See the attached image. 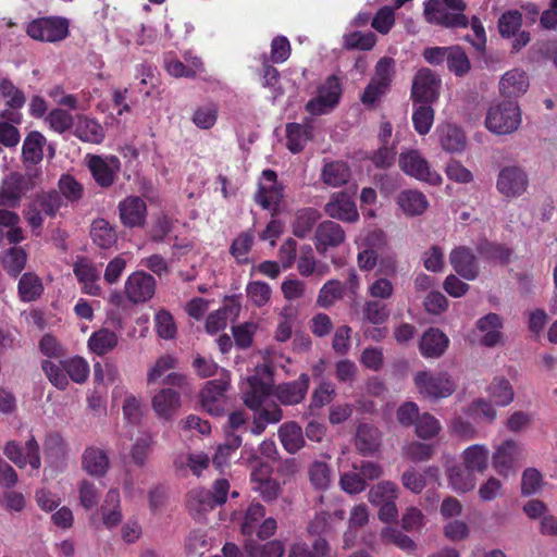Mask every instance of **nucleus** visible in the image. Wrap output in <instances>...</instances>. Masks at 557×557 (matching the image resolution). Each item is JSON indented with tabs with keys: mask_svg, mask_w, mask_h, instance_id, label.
<instances>
[{
	"mask_svg": "<svg viewBox=\"0 0 557 557\" xmlns=\"http://www.w3.org/2000/svg\"><path fill=\"white\" fill-rule=\"evenodd\" d=\"M463 0H429L424 3L423 15L428 23L445 28H466L469 18L463 14Z\"/></svg>",
	"mask_w": 557,
	"mask_h": 557,
	"instance_id": "f257e3e1",
	"label": "nucleus"
},
{
	"mask_svg": "<svg viewBox=\"0 0 557 557\" xmlns=\"http://www.w3.org/2000/svg\"><path fill=\"white\" fill-rule=\"evenodd\" d=\"M521 122V109L515 100H502L492 104L485 117L486 128L497 135L515 133Z\"/></svg>",
	"mask_w": 557,
	"mask_h": 557,
	"instance_id": "f03ea898",
	"label": "nucleus"
},
{
	"mask_svg": "<svg viewBox=\"0 0 557 557\" xmlns=\"http://www.w3.org/2000/svg\"><path fill=\"white\" fill-rule=\"evenodd\" d=\"M230 483L225 479L214 482L212 490L194 488L188 493L187 507L189 512L200 518L206 512L221 506L226 502Z\"/></svg>",
	"mask_w": 557,
	"mask_h": 557,
	"instance_id": "7ed1b4c3",
	"label": "nucleus"
},
{
	"mask_svg": "<svg viewBox=\"0 0 557 557\" xmlns=\"http://www.w3.org/2000/svg\"><path fill=\"white\" fill-rule=\"evenodd\" d=\"M413 383L421 396L433 400L447 398L457 388L447 372L419 371L413 375Z\"/></svg>",
	"mask_w": 557,
	"mask_h": 557,
	"instance_id": "20e7f679",
	"label": "nucleus"
},
{
	"mask_svg": "<svg viewBox=\"0 0 557 557\" xmlns=\"http://www.w3.org/2000/svg\"><path fill=\"white\" fill-rule=\"evenodd\" d=\"M231 384V375L221 370L218 379L208 381L200 392L202 408L212 416H221L225 409L226 392Z\"/></svg>",
	"mask_w": 557,
	"mask_h": 557,
	"instance_id": "39448f33",
	"label": "nucleus"
},
{
	"mask_svg": "<svg viewBox=\"0 0 557 557\" xmlns=\"http://www.w3.org/2000/svg\"><path fill=\"white\" fill-rule=\"evenodd\" d=\"M342 95V86L334 75L329 76L319 87L315 98L309 100L306 110L313 115H322L332 111L338 103Z\"/></svg>",
	"mask_w": 557,
	"mask_h": 557,
	"instance_id": "423d86ee",
	"label": "nucleus"
},
{
	"mask_svg": "<svg viewBox=\"0 0 557 557\" xmlns=\"http://www.w3.org/2000/svg\"><path fill=\"white\" fill-rule=\"evenodd\" d=\"M442 81L428 67L420 69L412 81L411 98L414 102L432 103L440 96Z\"/></svg>",
	"mask_w": 557,
	"mask_h": 557,
	"instance_id": "0eeeda50",
	"label": "nucleus"
},
{
	"mask_svg": "<svg viewBox=\"0 0 557 557\" xmlns=\"http://www.w3.org/2000/svg\"><path fill=\"white\" fill-rule=\"evenodd\" d=\"M399 166L407 174L431 185H440L442 176L430 169L428 161L417 150L400 153Z\"/></svg>",
	"mask_w": 557,
	"mask_h": 557,
	"instance_id": "6e6552de",
	"label": "nucleus"
},
{
	"mask_svg": "<svg viewBox=\"0 0 557 557\" xmlns=\"http://www.w3.org/2000/svg\"><path fill=\"white\" fill-rule=\"evenodd\" d=\"M69 25L65 18L41 17L32 21L27 26V34L35 40L58 41L67 35Z\"/></svg>",
	"mask_w": 557,
	"mask_h": 557,
	"instance_id": "1a4fd4ad",
	"label": "nucleus"
},
{
	"mask_svg": "<svg viewBox=\"0 0 557 557\" xmlns=\"http://www.w3.org/2000/svg\"><path fill=\"white\" fill-rule=\"evenodd\" d=\"M529 180L527 173L519 166L510 165L503 168L497 176L496 188L507 198H517L528 188Z\"/></svg>",
	"mask_w": 557,
	"mask_h": 557,
	"instance_id": "9d476101",
	"label": "nucleus"
},
{
	"mask_svg": "<svg viewBox=\"0 0 557 557\" xmlns=\"http://www.w3.org/2000/svg\"><path fill=\"white\" fill-rule=\"evenodd\" d=\"M4 454L18 468L29 466L32 471L38 472L41 466L39 446L34 437L26 442L24 448L14 441L9 442L5 445Z\"/></svg>",
	"mask_w": 557,
	"mask_h": 557,
	"instance_id": "9b49d317",
	"label": "nucleus"
},
{
	"mask_svg": "<svg viewBox=\"0 0 557 557\" xmlns=\"http://www.w3.org/2000/svg\"><path fill=\"white\" fill-rule=\"evenodd\" d=\"M73 272L84 294L99 296L101 287L99 284L100 272L97 265L85 257H77L73 264Z\"/></svg>",
	"mask_w": 557,
	"mask_h": 557,
	"instance_id": "f8f14e48",
	"label": "nucleus"
},
{
	"mask_svg": "<svg viewBox=\"0 0 557 557\" xmlns=\"http://www.w3.org/2000/svg\"><path fill=\"white\" fill-rule=\"evenodd\" d=\"M156 292V280L152 275L137 271L132 273L125 282V294L134 304L149 300Z\"/></svg>",
	"mask_w": 557,
	"mask_h": 557,
	"instance_id": "ddd939ff",
	"label": "nucleus"
},
{
	"mask_svg": "<svg viewBox=\"0 0 557 557\" xmlns=\"http://www.w3.org/2000/svg\"><path fill=\"white\" fill-rule=\"evenodd\" d=\"M85 163L101 187H109L114 183L115 174L120 169V161L116 157L101 158L87 154Z\"/></svg>",
	"mask_w": 557,
	"mask_h": 557,
	"instance_id": "4468645a",
	"label": "nucleus"
},
{
	"mask_svg": "<svg viewBox=\"0 0 557 557\" xmlns=\"http://www.w3.org/2000/svg\"><path fill=\"white\" fill-rule=\"evenodd\" d=\"M449 262L455 272L462 278L473 281L480 272L478 258L471 248L458 246L449 253Z\"/></svg>",
	"mask_w": 557,
	"mask_h": 557,
	"instance_id": "2eb2a0df",
	"label": "nucleus"
},
{
	"mask_svg": "<svg viewBox=\"0 0 557 557\" xmlns=\"http://www.w3.org/2000/svg\"><path fill=\"white\" fill-rule=\"evenodd\" d=\"M119 216L125 227H141L147 219L146 202L138 196H128L117 206Z\"/></svg>",
	"mask_w": 557,
	"mask_h": 557,
	"instance_id": "dca6fc26",
	"label": "nucleus"
},
{
	"mask_svg": "<svg viewBox=\"0 0 557 557\" xmlns=\"http://www.w3.org/2000/svg\"><path fill=\"white\" fill-rule=\"evenodd\" d=\"M530 83L527 73L520 69L507 71L499 79L498 90L506 100H515L523 96Z\"/></svg>",
	"mask_w": 557,
	"mask_h": 557,
	"instance_id": "f3484780",
	"label": "nucleus"
},
{
	"mask_svg": "<svg viewBox=\"0 0 557 557\" xmlns=\"http://www.w3.org/2000/svg\"><path fill=\"white\" fill-rule=\"evenodd\" d=\"M27 190V183L21 174L10 173L0 184V207L15 208Z\"/></svg>",
	"mask_w": 557,
	"mask_h": 557,
	"instance_id": "a211bd4d",
	"label": "nucleus"
},
{
	"mask_svg": "<svg viewBox=\"0 0 557 557\" xmlns=\"http://www.w3.org/2000/svg\"><path fill=\"white\" fill-rule=\"evenodd\" d=\"M181 406V393L171 387L159 389L151 399L154 413L164 420H171Z\"/></svg>",
	"mask_w": 557,
	"mask_h": 557,
	"instance_id": "6ab92c4d",
	"label": "nucleus"
},
{
	"mask_svg": "<svg viewBox=\"0 0 557 557\" xmlns=\"http://www.w3.org/2000/svg\"><path fill=\"white\" fill-rule=\"evenodd\" d=\"M308 388L309 376L308 374L302 373L296 381L278 384L275 387L274 395L281 404L292 406L297 405L305 399Z\"/></svg>",
	"mask_w": 557,
	"mask_h": 557,
	"instance_id": "aec40b11",
	"label": "nucleus"
},
{
	"mask_svg": "<svg viewBox=\"0 0 557 557\" xmlns=\"http://www.w3.org/2000/svg\"><path fill=\"white\" fill-rule=\"evenodd\" d=\"M315 249L319 252H325L329 248L339 246L345 240V231L333 221L320 223L315 230Z\"/></svg>",
	"mask_w": 557,
	"mask_h": 557,
	"instance_id": "412c9836",
	"label": "nucleus"
},
{
	"mask_svg": "<svg viewBox=\"0 0 557 557\" xmlns=\"http://www.w3.org/2000/svg\"><path fill=\"white\" fill-rule=\"evenodd\" d=\"M326 214L345 222H356L359 218L355 202L346 193H336L324 208Z\"/></svg>",
	"mask_w": 557,
	"mask_h": 557,
	"instance_id": "4be33fe9",
	"label": "nucleus"
},
{
	"mask_svg": "<svg viewBox=\"0 0 557 557\" xmlns=\"http://www.w3.org/2000/svg\"><path fill=\"white\" fill-rule=\"evenodd\" d=\"M519 455V445L512 440L505 441L496 447L493 454V466L500 475L508 476Z\"/></svg>",
	"mask_w": 557,
	"mask_h": 557,
	"instance_id": "5701e85b",
	"label": "nucleus"
},
{
	"mask_svg": "<svg viewBox=\"0 0 557 557\" xmlns=\"http://www.w3.org/2000/svg\"><path fill=\"white\" fill-rule=\"evenodd\" d=\"M449 338L438 329L431 327L420 339V352L425 358H440L447 349Z\"/></svg>",
	"mask_w": 557,
	"mask_h": 557,
	"instance_id": "b1692460",
	"label": "nucleus"
},
{
	"mask_svg": "<svg viewBox=\"0 0 557 557\" xmlns=\"http://www.w3.org/2000/svg\"><path fill=\"white\" fill-rule=\"evenodd\" d=\"M82 467L88 474L102 478L110 468V459L106 450L90 446L82 456Z\"/></svg>",
	"mask_w": 557,
	"mask_h": 557,
	"instance_id": "393cba45",
	"label": "nucleus"
},
{
	"mask_svg": "<svg viewBox=\"0 0 557 557\" xmlns=\"http://www.w3.org/2000/svg\"><path fill=\"white\" fill-rule=\"evenodd\" d=\"M263 178L265 184L259 185V190L255 196V200L263 208L270 209L272 206H276L282 198V190L276 183V173L272 170H264Z\"/></svg>",
	"mask_w": 557,
	"mask_h": 557,
	"instance_id": "a878e982",
	"label": "nucleus"
},
{
	"mask_svg": "<svg viewBox=\"0 0 557 557\" xmlns=\"http://www.w3.org/2000/svg\"><path fill=\"white\" fill-rule=\"evenodd\" d=\"M396 202L408 216L421 215L429 207V200L425 195L417 189L401 190L397 195Z\"/></svg>",
	"mask_w": 557,
	"mask_h": 557,
	"instance_id": "bb28decb",
	"label": "nucleus"
},
{
	"mask_svg": "<svg viewBox=\"0 0 557 557\" xmlns=\"http://www.w3.org/2000/svg\"><path fill=\"white\" fill-rule=\"evenodd\" d=\"M476 327L483 333L481 344L486 347L496 346L502 339V318L494 312L487 313L476 322Z\"/></svg>",
	"mask_w": 557,
	"mask_h": 557,
	"instance_id": "cd10ccee",
	"label": "nucleus"
},
{
	"mask_svg": "<svg viewBox=\"0 0 557 557\" xmlns=\"http://www.w3.org/2000/svg\"><path fill=\"white\" fill-rule=\"evenodd\" d=\"M282 446L289 454H296L306 444L301 426L294 422L283 423L277 431Z\"/></svg>",
	"mask_w": 557,
	"mask_h": 557,
	"instance_id": "c85d7f7f",
	"label": "nucleus"
},
{
	"mask_svg": "<svg viewBox=\"0 0 557 557\" xmlns=\"http://www.w3.org/2000/svg\"><path fill=\"white\" fill-rule=\"evenodd\" d=\"M441 146L448 152H460L466 148L463 132L453 124H444L437 128Z\"/></svg>",
	"mask_w": 557,
	"mask_h": 557,
	"instance_id": "c756f323",
	"label": "nucleus"
},
{
	"mask_svg": "<svg viewBox=\"0 0 557 557\" xmlns=\"http://www.w3.org/2000/svg\"><path fill=\"white\" fill-rule=\"evenodd\" d=\"M75 135L83 141L100 144L104 138L103 127L94 119L77 116Z\"/></svg>",
	"mask_w": 557,
	"mask_h": 557,
	"instance_id": "7c9ffc66",
	"label": "nucleus"
},
{
	"mask_svg": "<svg viewBox=\"0 0 557 557\" xmlns=\"http://www.w3.org/2000/svg\"><path fill=\"white\" fill-rule=\"evenodd\" d=\"M381 435L376 428L370 424L359 425L356 434V447L363 455L373 454L380 446Z\"/></svg>",
	"mask_w": 557,
	"mask_h": 557,
	"instance_id": "2f4dec72",
	"label": "nucleus"
},
{
	"mask_svg": "<svg viewBox=\"0 0 557 557\" xmlns=\"http://www.w3.org/2000/svg\"><path fill=\"white\" fill-rule=\"evenodd\" d=\"M240 311V305L238 302H231L225 305L223 308L211 312L206 321V330L210 334H215L219 331L226 327L227 320L230 317H237Z\"/></svg>",
	"mask_w": 557,
	"mask_h": 557,
	"instance_id": "473e14b6",
	"label": "nucleus"
},
{
	"mask_svg": "<svg viewBox=\"0 0 557 557\" xmlns=\"http://www.w3.org/2000/svg\"><path fill=\"white\" fill-rule=\"evenodd\" d=\"M120 503L119 491L115 488L109 490L101 506L102 521L108 528L117 525L122 520Z\"/></svg>",
	"mask_w": 557,
	"mask_h": 557,
	"instance_id": "72a5a7b5",
	"label": "nucleus"
},
{
	"mask_svg": "<svg viewBox=\"0 0 557 557\" xmlns=\"http://www.w3.org/2000/svg\"><path fill=\"white\" fill-rule=\"evenodd\" d=\"M490 451L486 446L474 444L462 453L463 465L473 472H483L487 468Z\"/></svg>",
	"mask_w": 557,
	"mask_h": 557,
	"instance_id": "f704fd0d",
	"label": "nucleus"
},
{
	"mask_svg": "<svg viewBox=\"0 0 557 557\" xmlns=\"http://www.w3.org/2000/svg\"><path fill=\"white\" fill-rule=\"evenodd\" d=\"M311 131L310 125L288 123L286 125L287 148L294 153L300 152L311 138Z\"/></svg>",
	"mask_w": 557,
	"mask_h": 557,
	"instance_id": "c9c22d12",
	"label": "nucleus"
},
{
	"mask_svg": "<svg viewBox=\"0 0 557 557\" xmlns=\"http://www.w3.org/2000/svg\"><path fill=\"white\" fill-rule=\"evenodd\" d=\"M90 235L94 243L101 248H110L116 242L114 227L104 219L92 222Z\"/></svg>",
	"mask_w": 557,
	"mask_h": 557,
	"instance_id": "e433bc0d",
	"label": "nucleus"
},
{
	"mask_svg": "<svg viewBox=\"0 0 557 557\" xmlns=\"http://www.w3.org/2000/svg\"><path fill=\"white\" fill-rule=\"evenodd\" d=\"M18 296L22 301L29 302L39 298L44 292L41 280L34 273H25L18 282Z\"/></svg>",
	"mask_w": 557,
	"mask_h": 557,
	"instance_id": "4c0bfd02",
	"label": "nucleus"
},
{
	"mask_svg": "<svg viewBox=\"0 0 557 557\" xmlns=\"http://www.w3.org/2000/svg\"><path fill=\"white\" fill-rule=\"evenodd\" d=\"M330 554V545L323 537H318L312 548L308 544L298 542L292 545L288 557H327Z\"/></svg>",
	"mask_w": 557,
	"mask_h": 557,
	"instance_id": "58836bf2",
	"label": "nucleus"
},
{
	"mask_svg": "<svg viewBox=\"0 0 557 557\" xmlns=\"http://www.w3.org/2000/svg\"><path fill=\"white\" fill-rule=\"evenodd\" d=\"M42 368L49 381L58 388L64 389L69 385V366L63 360H47L42 363Z\"/></svg>",
	"mask_w": 557,
	"mask_h": 557,
	"instance_id": "ea45409f",
	"label": "nucleus"
},
{
	"mask_svg": "<svg viewBox=\"0 0 557 557\" xmlns=\"http://www.w3.org/2000/svg\"><path fill=\"white\" fill-rule=\"evenodd\" d=\"M320 213L313 208H306L297 211L293 223V234L296 237L305 238L320 219Z\"/></svg>",
	"mask_w": 557,
	"mask_h": 557,
	"instance_id": "a19ab883",
	"label": "nucleus"
},
{
	"mask_svg": "<svg viewBox=\"0 0 557 557\" xmlns=\"http://www.w3.org/2000/svg\"><path fill=\"white\" fill-rule=\"evenodd\" d=\"M321 177L326 185L338 187L348 182L350 171L343 162H331L323 166Z\"/></svg>",
	"mask_w": 557,
	"mask_h": 557,
	"instance_id": "79ce46f5",
	"label": "nucleus"
},
{
	"mask_svg": "<svg viewBox=\"0 0 557 557\" xmlns=\"http://www.w3.org/2000/svg\"><path fill=\"white\" fill-rule=\"evenodd\" d=\"M117 336L113 331L101 329L89 337L88 346L97 355H104L117 345Z\"/></svg>",
	"mask_w": 557,
	"mask_h": 557,
	"instance_id": "37998d69",
	"label": "nucleus"
},
{
	"mask_svg": "<svg viewBox=\"0 0 557 557\" xmlns=\"http://www.w3.org/2000/svg\"><path fill=\"white\" fill-rule=\"evenodd\" d=\"M448 479L451 487L456 492H470L475 486V478L473 471H470L469 469H467V467H451L448 470Z\"/></svg>",
	"mask_w": 557,
	"mask_h": 557,
	"instance_id": "c03bdc74",
	"label": "nucleus"
},
{
	"mask_svg": "<svg viewBox=\"0 0 557 557\" xmlns=\"http://www.w3.org/2000/svg\"><path fill=\"white\" fill-rule=\"evenodd\" d=\"M245 552L248 557H282L284 554V545L281 541L274 540L260 546L253 540L247 541Z\"/></svg>",
	"mask_w": 557,
	"mask_h": 557,
	"instance_id": "a18cd8bd",
	"label": "nucleus"
},
{
	"mask_svg": "<svg viewBox=\"0 0 557 557\" xmlns=\"http://www.w3.org/2000/svg\"><path fill=\"white\" fill-rule=\"evenodd\" d=\"M27 255L22 247H11L2 256V265L12 276L16 277L25 268Z\"/></svg>",
	"mask_w": 557,
	"mask_h": 557,
	"instance_id": "49530a36",
	"label": "nucleus"
},
{
	"mask_svg": "<svg viewBox=\"0 0 557 557\" xmlns=\"http://www.w3.org/2000/svg\"><path fill=\"white\" fill-rule=\"evenodd\" d=\"M397 497L398 487L391 481H381L373 485L368 492V500L374 506L397 499Z\"/></svg>",
	"mask_w": 557,
	"mask_h": 557,
	"instance_id": "de8ad7c7",
	"label": "nucleus"
},
{
	"mask_svg": "<svg viewBox=\"0 0 557 557\" xmlns=\"http://www.w3.org/2000/svg\"><path fill=\"white\" fill-rule=\"evenodd\" d=\"M476 251L486 260L502 263L508 262L512 253L511 249L508 247L486 239L480 240L476 245Z\"/></svg>",
	"mask_w": 557,
	"mask_h": 557,
	"instance_id": "09e8293b",
	"label": "nucleus"
},
{
	"mask_svg": "<svg viewBox=\"0 0 557 557\" xmlns=\"http://www.w3.org/2000/svg\"><path fill=\"white\" fill-rule=\"evenodd\" d=\"M269 396V387L261 381H250V388L244 394V404L251 410H257L265 404Z\"/></svg>",
	"mask_w": 557,
	"mask_h": 557,
	"instance_id": "8fccbe9b",
	"label": "nucleus"
},
{
	"mask_svg": "<svg viewBox=\"0 0 557 557\" xmlns=\"http://www.w3.org/2000/svg\"><path fill=\"white\" fill-rule=\"evenodd\" d=\"M242 442V434L227 432L225 442L218 447L216 453L212 458L213 465L216 468H222L224 465H226L231 455L240 447Z\"/></svg>",
	"mask_w": 557,
	"mask_h": 557,
	"instance_id": "3c124183",
	"label": "nucleus"
},
{
	"mask_svg": "<svg viewBox=\"0 0 557 557\" xmlns=\"http://www.w3.org/2000/svg\"><path fill=\"white\" fill-rule=\"evenodd\" d=\"M46 143L45 137L38 133H30L23 144V157L25 161L30 163H38L42 159V148Z\"/></svg>",
	"mask_w": 557,
	"mask_h": 557,
	"instance_id": "603ef678",
	"label": "nucleus"
},
{
	"mask_svg": "<svg viewBox=\"0 0 557 557\" xmlns=\"http://www.w3.org/2000/svg\"><path fill=\"white\" fill-rule=\"evenodd\" d=\"M490 396L498 406H507L513 400V389L505 377H495L488 387Z\"/></svg>",
	"mask_w": 557,
	"mask_h": 557,
	"instance_id": "864d4df0",
	"label": "nucleus"
},
{
	"mask_svg": "<svg viewBox=\"0 0 557 557\" xmlns=\"http://www.w3.org/2000/svg\"><path fill=\"white\" fill-rule=\"evenodd\" d=\"M363 318L371 324L380 325L387 321L389 310L381 300H367L362 307Z\"/></svg>",
	"mask_w": 557,
	"mask_h": 557,
	"instance_id": "5fc2aeb1",
	"label": "nucleus"
},
{
	"mask_svg": "<svg viewBox=\"0 0 557 557\" xmlns=\"http://www.w3.org/2000/svg\"><path fill=\"white\" fill-rule=\"evenodd\" d=\"M395 286L389 278L383 276H375L367 287L369 297L375 300L385 301L394 296Z\"/></svg>",
	"mask_w": 557,
	"mask_h": 557,
	"instance_id": "6e6d98bb",
	"label": "nucleus"
},
{
	"mask_svg": "<svg viewBox=\"0 0 557 557\" xmlns=\"http://www.w3.org/2000/svg\"><path fill=\"white\" fill-rule=\"evenodd\" d=\"M309 479L314 488L324 491L331 484V468L324 461H313L309 467Z\"/></svg>",
	"mask_w": 557,
	"mask_h": 557,
	"instance_id": "4d7b16f0",
	"label": "nucleus"
},
{
	"mask_svg": "<svg viewBox=\"0 0 557 557\" xmlns=\"http://www.w3.org/2000/svg\"><path fill=\"white\" fill-rule=\"evenodd\" d=\"M434 122V110L430 103H421L417 107L412 114V123L414 129L420 135H425L430 132Z\"/></svg>",
	"mask_w": 557,
	"mask_h": 557,
	"instance_id": "13d9d810",
	"label": "nucleus"
},
{
	"mask_svg": "<svg viewBox=\"0 0 557 557\" xmlns=\"http://www.w3.org/2000/svg\"><path fill=\"white\" fill-rule=\"evenodd\" d=\"M447 66L456 76H463L470 71L471 63L466 52L459 46H451Z\"/></svg>",
	"mask_w": 557,
	"mask_h": 557,
	"instance_id": "bf43d9fd",
	"label": "nucleus"
},
{
	"mask_svg": "<svg viewBox=\"0 0 557 557\" xmlns=\"http://www.w3.org/2000/svg\"><path fill=\"white\" fill-rule=\"evenodd\" d=\"M343 296V286L339 281H327L319 292L317 304L322 308H330Z\"/></svg>",
	"mask_w": 557,
	"mask_h": 557,
	"instance_id": "052dcab7",
	"label": "nucleus"
},
{
	"mask_svg": "<svg viewBox=\"0 0 557 557\" xmlns=\"http://www.w3.org/2000/svg\"><path fill=\"white\" fill-rule=\"evenodd\" d=\"M246 293L248 299L257 307L265 306L272 295V289L270 285L265 282L253 281L248 283L246 287Z\"/></svg>",
	"mask_w": 557,
	"mask_h": 557,
	"instance_id": "680f3d73",
	"label": "nucleus"
},
{
	"mask_svg": "<svg viewBox=\"0 0 557 557\" xmlns=\"http://www.w3.org/2000/svg\"><path fill=\"white\" fill-rule=\"evenodd\" d=\"M441 429L440 421L428 412L421 414L416 423V434L423 440L435 437Z\"/></svg>",
	"mask_w": 557,
	"mask_h": 557,
	"instance_id": "e2e57ef3",
	"label": "nucleus"
},
{
	"mask_svg": "<svg viewBox=\"0 0 557 557\" xmlns=\"http://www.w3.org/2000/svg\"><path fill=\"white\" fill-rule=\"evenodd\" d=\"M395 65L396 63L393 58H381L375 64L374 75L371 79L385 84V86L389 88L395 76Z\"/></svg>",
	"mask_w": 557,
	"mask_h": 557,
	"instance_id": "0e129e2a",
	"label": "nucleus"
},
{
	"mask_svg": "<svg viewBox=\"0 0 557 557\" xmlns=\"http://www.w3.org/2000/svg\"><path fill=\"white\" fill-rule=\"evenodd\" d=\"M124 420L132 424L137 425L143 418V406L139 398L135 395H126L122 406Z\"/></svg>",
	"mask_w": 557,
	"mask_h": 557,
	"instance_id": "69168bd1",
	"label": "nucleus"
},
{
	"mask_svg": "<svg viewBox=\"0 0 557 557\" xmlns=\"http://www.w3.org/2000/svg\"><path fill=\"white\" fill-rule=\"evenodd\" d=\"M177 360L172 355H164L157 359L147 373V383H156L166 371L176 368Z\"/></svg>",
	"mask_w": 557,
	"mask_h": 557,
	"instance_id": "338daca9",
	"label": "nucleus"
},
{
	"mask_svg": "<svg viewBox=\"0 0 557 557\" xmlns=\"http://www.w3.org/2000/svg\"><path fill=\"white\" fill-rule=\"evenodd\" d=\"M522 15L519 11H508L498 21L499 33L503 37H511L520 29Z\"/></svg>",
	"mask_w": 557,
	"mask_h": 557,
	"instance_id": "774afa93",
	"label": "nucleus"
}]
</instances>
